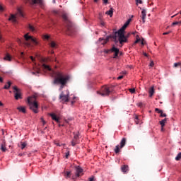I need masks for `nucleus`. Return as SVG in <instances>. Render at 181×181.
<instances>
[{"label": "nucleus", "mask_w": 181, "mask_h": 181, "mask_svg": "<svg viewBox=\"0 0 181 181\" xmlns=\"http://www.w3.org/2000/svg\"><path fill=\"white\" fill-rule=\"evenodd\" d=\"M135 123L137 124H139V119H135Z\"/></svg>", "instance_id": "4d7b16f0"}, {"label": "nucleus", "mask_w": 181, "mask_h": 181, "mask_svg": "<svg viewBox=\"0 0 181 181\" xmlns=\"http://www.w3.org/2000/svg\"><path fill=\"white\" fill-rule=\"evenodd\" d=\"M49 117H52V119H53L56 122H57V123L60 122V119L59 117H57V116H56L55 114L49 113Z\"/></svg>", "instance_id": "4468645a"}, {"label": "nucleus", "mask_w": 181, "mask_h": 181, "mask_svg": "<svg viewBox=\"0 0 181 181\" xmlns=\"http://www.w3.org/2000/svg\"><path fill=\"white\" fill-rule=\"evenodd\" d=\"M122 78H124V76L122 75L117 77V80H122Z\"/></svg>", "instance_id": "79ce46f5"}, {"label": "nucleus", "mask_w": 181, "mask_h": 181, "mask_svg": "<svg viewBox=\"0 0 181 181\" xmlns=\"http://www.w3.org/2000/svg\"><path fill=\"white\" fill-rule=\"evenodd\" d=\"M0 107H4V103H2V102L0 101Z\"/></svg>", "instance_id": "680f3d73"}, {"label": "nucleus", "mask_w": 181, "mask_h": 181, "mask_svg": "<svg viewBox=\"0 0 181 181\" xmlns=\"http://www.w3.org/2000/svg\"><path fill=\"white\" fill-rule=\"evenodd\" d=\"M64 176H65L66 179L70 177L71 176V172H70V171L65 172Z\"/></svg>", "instance_id": "bb28decb"}, {"label": "nucleus", "mask_w": 181, "mask_h": 181, "mask_svg": "<svg viewBox=\"0 0 181 181\" xmlns=\"http://www.w3.org/2000/svg\"><path fill=\"white\" fill-rule=\"evenodd\" d=\"M136 5H138V4H142V0H136Z\"/></svg>", "instance_id": "a19ab883"}, {"label": "nucleus", "mask_w": 181, "mask_h": 181, "mask_svg": "<svg viewBox=\"0 0 181 181\" xmlns=\"http://www.w3.org/2000/svg\"><path fill=\"white\" fill-rule=\"evenodd\" d=\"M106 15H109L110 18H112V15H114V8H110V9L105 12Z\"/></svg>", "instance_id": "aec40b11"}, {"label": "nucleus", "mask_w": 181, "mask_h": 181, "mask_svg": "<svg viewBox=\"0 0 181 181\" xmlns=\"http://www.w3.org/2000/svg\"><path fill=\"white\" fill-rule=\"evenodd\" d=\"M41 69L44 71H52V68L49 65H47L46 64H43L41 66Z\"/></svg>", "instance_id": "ddd939ff"}, {"label": "nucleus", "mask_w": 181, "mask_h": 181, "mask_svg": "<svg viewBox=\"0 0 181 181\" xmlns=\"http://www.w3.org/2000/svg\"><path fill=\"white\" fill-rule=\"evenodd\" d=\"M172 25H173V26H175L176 25H180V21H175V22H173Z\"/></svg>", "instance_id": "72a5a7b5"}, {"label": "nucleus", "mask_w": 181, "mask_h": 181, "mask_svg": "<svg viewBox=\"0 0 181 181\" xmlns=\"http://www.w3.org/2000/svg\"><path fill=\"white\" fill-rule=\"evenodd\" d=\"M28 103L30 107V110H32L35 114H37V112H39L37 110L39 108V105L37 104V102H36V97H29L28 98Z\"/></svg>", "instance_id": "7ed1b4c3"}, {"label": "nucleus", "mask_w": 181, "mask_h": 181, "mask_svg": "<svg viewBox=\"0 0 181 181\" xmlns=\"http://www.w3.org/2000/svg\"><path fill=\"white\" fill-rule=\"evenodd\" d=\"M15 100H22V90L18 86L13 87Z\"/></svg>", "instance_id": "6e6552de"}, {"label": "nucleus", "mask_w": 181, "mask_h": 181, "mask_svg": "<svg viewBox=\"0 0 181 181\" xmlns=\"http://www.w3.org/2000/svg\"><path fill=\"white\" fill-rule=\"evenodd\" d=\"M129 35H131V34H130V33H128L127 35H124V36L127 37V42H128V37H129Z\"/></svg>", "instance_id": "864d4df0"}, {"label": "nucleus", "mask_w": 181, "mask_h": 181, "mask_svg": "<svg viewBox=\"0 0 181 181\" xmlns=\"http://www.w3.org/2000/svg\"><path fill=\"white\" fill-rule=\"evenodd\" d=\"M139 107H142V103H139Z\"/></svg>", "instance_id": "69168bd1"}, {"label": "nucleus", "mask_w": 181, "mask_h": 181, "mask_svg": "<svg viewBox=\"0 0 181 181\" xmlns=\"http://www.w3.org/2000/svg\"><path fill=\"white\" fill-rule=\"evenodd\" d=\"M0 149L2 151V152H6V145L5 144L4 141H2L1 144Z\"/></svg>", "instance_id": "6ab92c4d"}, {"label": "nucleus", "mask_w": 181, "mask_h": 181, "mask_svg": "<svg viewBox=\"0 0 181 181\" xmlns=\"http://www.w3.org/2000/svg\"><path fill=\"white\" fill-rule=\"evenodd\" d=\"M52 77H54L53 84L59 86V90L64 88V87H67V84H69V82L71 78L70 75L64 74L60 71H52Z\"/></svg>", "instance_id": "f257e3e1"}, {"label": "nucleus", "mask_w": 181, "mask_h": 181, "mask_svg": "<svg viewBox=\"0 0 181 181\" xmlns=\"http://www.w3.org/2000/svg\"><path fill=\"white\" fill-rule=\"evenodd\" d=\"M0 42H4V38H2V35H0Z\"/></svg>", "instance_id": "49530a36"}, {"label": "nucleus", "mask_w": 181, "mask_h": 181, "mask_svg": "<svg viewBox=\"0 0 181 181\" xmlns=\"http://www.w3.org/2000/svg\"><path fill=\"white\" fill-rule=\"evenodd\" d=\"M181 159V152L179 153L177 156L175 157V160H180Z\"/></svg>", "instance_id": "c756f323"}, {"label": "nucleus", "mask_w": 181, "mask_h": 181, "mask_svg": "<svg viewBox=\"0 0 181 181\" xmlns=\"http://www.w3.org/2000/svg\"><path fill=\"white\" fill-rule=\"evenodd\" d=\"M28 29L30 32H35V30H36L35 26L32 25V24L28 25Z\"/></svg>", "instance_id": "a878e982"}, {"label": "nucleus", "mask_w": 181, "mask_h": 181, "mask_svg": "<svg viewBox=\"0 0 181 181\" xmlns=\"http://www.w3.org/2000/svg\"><path fill=\"white\" fill-rule=\"evenodd\" d=\"M160 117H161L162 118H163V117H167L166 113H163V112H161Z\"/></svg>", "instance_id": "f704fd0d"}, {"label": "nucleus", "mask_w": 181, "mask_h": 181, "mask_svg": "<svg viewBox=\"0 0 181 181\" xmlns=\"http://www.w3.org/2000/svg\"><path fill=\"white\" fill-rule=\"evenodd\" d=\"M112 93V88L107 86H103L100 88V90L97 91V94H99L102 97H108L110 94Z\"/></svg>", "instance_id": "20e7f679"}, {"label": "nucleus", "mask_w": 181, "mask_h": 181, "mask_svg": "<svg viewBox=\"0 0 181 181\" xmlns=\"http://www.w3.org/2000/svg\"><path fill=\"white\" fill-rule=\"evenodd\" d=\"M139 42H141V39H137L134 43H139Z\"/></svg>", "instance_id": "6e6d98bb"}, {"label": "nucleus", "mask_w": 181, "mask_h": 181, "mask_svg": "<svg viewBox=\"0 0 181 181\" xmlns=\"http://www.w3.org/2000/svg\"><path fill=\"white\" fill-rule=\"evenodd\" d=\"M25 4H30V5H35L38 4L39 5H42L43 0H24Z\"/></svg>", "instance_id": "9d476101"}, {"label": "nucleus", "mask_w": 181, "mask_h": 181, "mask_svg": "<svg viewBox=\"0 0 181 181\" xmlns=\"http://www.w3.org/2000/svg\"><path fill=\"white\" fill-rule=\"evenodd\" d=\"M4 60H7L8 62H11L12 60V57H11V54L9 53H7L6 56L4 57Z\"/></svg>", "instance_id": "5701e85b"}, {"label": "nucleus", "mask_w": 181, "mask_h": 181, "mask_svg": "<svg viewBox=\"0 0 181 181\" xmlns=\"http://www.w3.org/2000/svg\"><path fill=\"white\" fill-rule=\"evenodd\" d=\"M0 83H4V78L2 77H0Z\"/></svg>", "instance_id": "13d9d810"}, {"label": "nucleus", "mask_w": 181, "mask_h": 181, "mask_svg": "<svg viewBox=\"0 0 181 181\" xmlns=\"http://www.w3.org/2000/svg\"><path fill=\"white\" fill-rule=\"evenodd\" d=\"M24 39H25V41H23V43L25 45V46H28V47L30 46H32V43L35 45V46H37V45H38V43H39V42H37L36 39H35V38H33V37L29 35V33H27L24 35Z\"/></svg>", "instance_id": "39448f33"}, {"label": "nucleus", "mask_w": 181, "mask_h": 181, "mask_svg": "<svg viewBox=\"0 0 181 181\" xmlns=\"http://www.w3.org/2000/svg\"><path fill=\"white\" fill-rule=\"evenodd\" d=\"M17 110H18V111H20V112H23V114L26 113V109L25 108V107L20 106V107H17Z\"/></svg>", "instance_id": "412c9836"}, {"label": "nucleus", "mask_w": 181, "mask_h": 181, "mask_svg": "<svg viewBox=\"0 0 181 181\" xmlns=\"http://www.w3.org/2000/svg\"><path fill=\"white\" fill-rule=\"evenodd\" d=\"M33 74H39V71H37V72H33Z\"/></svg>", "instance_id": "e2e57ef3"}, {"label": "nucleus", "mask_w": 181, "mask_h": 181, "mask_svg": "<svg viewBox=\"0 0 181 181\" xmlns=\"http://www.w3.org/2000/svg\"><path fill=\"white\" fill-rule=\"evenodd\" d=\"M62 19L64 20L68 32H69V33H73V23H71V21H70L67 13L62 14Z\"/></svg>", "instance_id": "423d86ee"}, {"label": "nucleus", "mask_w": 181, "mask_h": 181, "mask_svg": "<svg viewBox=\"0 0 181 181\" xmlns=\"http://www.w3.org/2000/svg\"><path fill=\"white\" fill-rule=\"evenodd\" d=\"M4 10H5V8L3 7L2 5L0 4V11L4 12Z\"/></svg>", "instance_id": "58836bf2"}, {"label": "nucleus", "mask_w": 181, "mask_h": 181, "mask_svg": "<svg viewBox=\"0 0 181 181\" xmlns=\"http://www.w3.org/2000/svg\"><path fill=\"white\" fill-rule=\"evenodd\" d=\"M18 16L20 18H24L25 15L23 14V11H22L21 8H18L16 16L11 14L8 18V21H11L13 23H16V20L18 19Z\"/></svg>", "instance_id": "0eeeda50"}, {"label": "nucleus", "mask_w": 181, "mask_h": 181, "mask_svg": "<svg viewBox=\"0 0 181 181\" xmlns=\"http://www.w3.org/2000/svg\"><path fill=\"white\" fill-rule=\"evenodd\" d=\"M110 52H111V49H107L105 51V53H110Z\"/></svg>", "instance_id": "5fc2aeb1"}, {"label": "nucleus", "mask_w": 181, "mask_h": 181, "mask_svg": "<svg viewBox=\"0 0 181 181\" xmlns=\"http://www.w3.org/2000/svg\"><path fill=\"white\" fill-rule=\"evenodd\" d=\"M172 31H168V32H166V33H163V35H169V33H171Z\"/></svg>", "instance_id": "de8ad7c7"}, {"label": "nucleus", "mask_w": 181, "mask_h": 181, "mask_svg": "<svg viewBox=\"0 0 181 181\" xmlns=\"http://www.w3.org/2000/svg\"><path fill=\"white\" fill-rule=\"evenodd\" d=\"M27 145L28 144L25 142L21 143V149H25V148H26Z\"/></svg>", "instance_id": "7c9ffc66"}, {"label": "nucleus", "mask_w": 181, "mask_h": 181, "mask_svg": "<svg viewBox=\"0 0 181 181\" xmlns=\"http://www.w3.org/2000/svg\"><path fill=\"white\" fill-rule=\"evenodd\" d=\"M122 172L127 173L129 170V167L128 165H124L121 167Z\"/></svg>", "instance_id": "a211bd4d"}, {"label": "nucleus", "mask_w": 181, "mask_h": 181, "mask_svg": "<svg viewBox=\"0 0 181 181\" xmlns=\"http://www.w3.org/2000/svg\"><path fill=\"white\" fill-rule=\"evenodd\" d=\"M44 38L46 39L47 40H49L50 39V36H49L48 35H44Z\"/></svg>", "instance_id": "4c0bfd02"}, {"label": "nucleus", "mask_w": 181, "mask_h": 181, "mask_svg": "<svg viewBox=\"0 0 181 181\" xmlns=\"http://www.w3.org/2000/svg\"><path fill=\"white\" fill-rule=\"evenodd\" d=\"M127 144V139L126 138H122L121 141H120V149H122L124 146Z\"/></svg>", "instance_id": "f3484780"}, {"label": "nucleus", "mask_w": 181, "mask_h": 181, "mask_svg": "<svg viewBox=\"0 0 181 181\" xmlns=\"http://www.w3.org/2000/svg\"><path fill=\"white\" fill-rule=\"evenodd\" d=\"M180 65H181L180 62L175 63L174 64V67H179V66H180Z\"/></svg>", "instance_id": "c9c22d12"}, {"label": "nucleus", "mask_w": 181, "mask_h": 181, "mask_svg": "<svg viewBox=\"0 0 181 181\" xmlns=\"http://www.w3.org/2000/svg\"><path fill=\"white\" fill-rule=\"evenodd\" d=\"M155 111H156V112H158V114H162V112H163V110H160V109H159V108H156L155 109Z\"/></svg>", "instance_id": "2f4dec72"}, {"label": "nucleus", "mask_w": 181, "mask_h": 181, "mask_svg": "<svg viewBox=\"0 0 181 181\" xmlns=\"http://www.w3.org/2000/svg\"><path fill=\"white\" fill-rule=\"evenodd\" d=\"M11 86H12V82L8 81L7 84H6L4 87V90H9V88H11Z\"/></svg>", "instance_id": "4be33fe9"}, {"label": "nucleus", "mask_w": 181, "mask_h": 181, "mask_svg": "<svg viewBox=\"0 0 181 181\" xmlns=\"http://www.w3.org/2000/svg\"><path fill=\"white\" fill-rule=\"evenodd\" d=\"M111 37H112V36L110 35L106 37L105 40L104 38H99V42H102V45H106V43H108V42H110V39H111Z\"/></svg>", "instance_id": "f8f14e48"}, {"label": "nucleus", "mask_w": 181, "mask_h": 181, "mask_svg": "<svg viewBox=\"0 0 181 181\" xmlns=\"http://www.w3.org/2000/svg\"><path fill=\"white\" fill-rule=\"evenodd\" d=\"M114 151L115 153H119V145L115 146Z\"/></svg>", "instance_id": "c85d7f7f"}, {"label": "nucleus", "mask_w": 181, "mask_h": 181, "mask_svg": "<svg viewBox=\"0 0 181 181\" xmlns=\"http://www.w3.org/2000/svg\"><path fill=\"white\" fill-rule=\"evenodd\" d=\"M144 56H145L146 57H148V54H146V52H144Z\"/></svg>", "instance_id": "bf43d9fd"}, {"label": "nucleus", "mask_w": 181, "mask_h": 181, "mask_svg": "<svg viewBox=\"0 0 181 181\" xmlns=\"http://www.w3.org/2000/svg\"><path fill=\"white\" fill-rule=\"evenodd\" d=\"M18 43H19V45H22L23 42L21 41V39H18L17 40Z\"/></svg>", "instance_id": "c03bdc74"}, {"label": "nucleus", "mask_w": 181, "mask_h": 181, "mask_svg": "<svg viewBox=\"0 0 181 181\" xmlns=\"http://www.w3.org/2000/svg\"><path fill=\"white\" fill-rule=\"evenodd\" d=\"M74 139H76V141H78V134H75Z\"/></svg>", "instance_id": "ea45409f"}, {"label": "nucleus", "mask_w": 181, "mask_h": 181, "mask_svg": "<svg viewBox=\"0 0 181 181\" xmlns=\"http://www.w3.org/2000/svg\"><path fill=\"white\" fill-rule=\"evenodd\" d=\"M141 19L143 23H145V19H146V10L143 9L141 11Z\"/></svg>", "instance_id": "dca6fc26"}, {"label": "nucleus", "mask_w": 181, "mask_h": 181, "mask_svg": "<svg viewBox=\"0 0 181 181\" xmlns=\"http://www.w3.org/2000/svg\"><path fill=\"white\" fill-rule=\"evenodd\" d=\"M141 45L144 46L145 45V42L142 41Z\"/></svg>", "instance_id": "338daca9"}, {"label": "nucleus", "mask_w": 181, "mask_h": 181, "mask_svg": "<svg viewBox=\"0 0 181 181\" xmlns=\"http://www.w3.org/2000/svg\"><path fill=\"white\" fill-rule=\"evenodd\" d=\"M83 173V168L80 167H77L76 169V177H80V174Z\"/></svg>", "instance_id": "2eb2a0df"}, {"label": "nucleus", "mask_w": 181, "mask_h": 181, "mask_svg": "<svg viewBox=\"0 0 181 181\" xmlns=\"http://www.w3.org/2000/svg\"><path fill=\"white\" fill-rule=\"evenodd\" d=\"M103 4H108V0H103Z\"/></svg>", "instance_id": "603ef678"}, {"label": "nucleus", "mask_w": 181, "mask_h": 181, "mask_svg": "<svg viewBox=\"0 0 181 181\" xmlns=\"http://www.w3.org/2000/svg\"><path fill=\"white\" fill-rule=\"evenodd\" d=\"M135 119H139V117H138V116L136 115Z\"/></svg>", "instance_id": "774afa93"}, {"label": "nucleus", "mask_w": 181, "mask_h": 181, "mask_svg": "<svg viewBox=\"0 0 181 181\" xmlns=\"http://www.w3.org/2000/svg\"><path fill=\"white\" fill-rule=\"evenodd\" d=\"M110 52L112 53H115L113 56V59H117L118 54H119V49L115 47V46H113L112 49H110Z\"/></svg>", "instance_id": "9b49d317"}, {"label": "nucleus", "mask_w": 181, "mask_h": 181, "mask_svg": "<svg viewBox=\"0 0 181 181\" xmlns=\"http://www.w3.org/2000/svg\"><path fill=\"white\" fill-rule=\"evenodd\" d=\"M94 176H92L91 177L89 178V181H94Z\"/></svg>", "instance_id": "a18cd8bd"}, {"label": "nucleus", "mask_w": 181, "mask_h": 181, "mask_svg": "<svg viewBox=\"0 0 181 181\" xmlns=\"http://www.w3.org/2000/svg\"><path fill=\"white\" fill-rule=\"evenodd\" d=\"M69 155H70V153L68 151L66 153L65 158L67 159L69 158Z\"/></svg>", "instance_id": "37998d69"}, {"label": "nucleus", "mask_w": 181, "mask_h": 181, "mask_svg": "<svg viewBox=\"0 0 181 181\" xmlns=\"http://www.w3.org/2000/svg\"><path fill=\"white\" fill-rule=\"evenodd\" d=\"M149 93V97H152L155 93V90L153 89V87H151L148 91Z\"/></svg>", "instance_id": "393cba45"}, {"label": "nucleus", "mask_w": 181, "mask_h": 181, "mask_svg": "<svg viewBox=\"0 0 181 181\" xmlns=\"http://www.w3.org/2000/svg\"><path fill=\"white\" fill-rule=\"evenodd\" d=\"M30 59H31L32 62H35V58H33V57H30Z\"/></svg>", "instance_id": "052dcab7"}, {"label": "nucleus", "mask_w": 181, "mask_h": 181, "mask_svg": "<svg viewBox=\"0 0 181 181\" xmlns=\"http://www.w3.org/2000/svg\"><path fill=\"white\" fill-rule=\"evenodd\" d=\"M77 144H78V140H76V139H74L71 141V145L72 146H76V145H77Z\"/></svg>", "instance_id": "cd10ccee"}, {"label": "nucleus", "mask_w": 181, "mask_h": 181, "mask_svg": "<svg viewBox=\"0 0 181 181\" xmlns=\"http://www.w3.org/2000/svg\"><path fill=\"white\" fill-rule=\"evenodd\" d=\"M101 25H102V26H104V25H105V23L101 22Z\"/></svg>", "instance_id": "0e129e2a"}, {"label": "nucleus", "mask_w": 181, "mask_h": 181, "mask_svg": "<svg viewBox=\"0 0 181 181\" xmlns=\"http://www.w3.org/2000/svg\"><path fill=\"white\" fill-rule=\"evenodd\" d=\"M70 97V92L69 90H66V94L64 92H62L59 95V100H62L64 103H69Z\"/></svg>", "instance_id": "1a4fd4ad"}, {"label": "nucleus", "mask_w": 181, "mask_h": 181, "mask_svg": "<svg viewBox=\"0 0 181 181\" xmlns=\"http://www.w3.org/2000/svg\"><path fill=\"white\" fill-rule=\"evenodd\" d=\"M50 46L51 47H56L57 46L56 42H54V41H52L50 43Z\"/></svg>", "instance_id": "473e14b6"}, {"label": "nucleus", "mask_w": 181, "mask_h": 181, "mask_svg": "<svg viewBox=\"0 0 181 181\" xmlns=\"http://www.w3.org/2000/svg\"><path fill=\"white\" fill-rule=\"evenodd\" d=\"M53 12H54V15H59L58 11H54Z\"/></svg>", "instance_id": "8fccbe9b"}, {"label": "nucleus", "mask_w": 181, "mask_h": 181, "mask_svg": "<svg viewBox=\"0 0 181 181\" xmlns=\"http://www.w3.org/2000/svg\"><path fill=\"white\" fill-rule=\"evenodd\" d=\"M129 91L132 94H134V93H135V88H130V89H129Z\"/></svg>", "instance_id": "e433bc0d"}, {"label": "nucleus", "mask_w": 181, "mask_h": 181, "mask_svg": "<svg viewBox=\"0 0 181 181\" xmlns=\"http://www.w3.org/2000/svg\"><path fill=\"white\" fill-rule=\"evenodd\" d=\"M154 63L153 61H151V62L150 63V66L151 67H153Z\"/></svg>", "instance_id": "09e8293b"}, {"label": "nucleus", "mask_w": 181, "mask_h": 181, "mask_svg": "<svg viewBox=\"0 0 181 181\" xmlns=\"http://www.w3.org/2000/svg\"><path fill=\"white\" fill-rule=\"evenodd\" d=\"M166 121H168V119L165 118L159 122V124L161 125V128H163V127H165V124H166Z\"/></svg>", "instance_id": "b1692460"}, {"label": "nucleus", "mask_w": 181, "mask_h": 181, "mask_svg": "<svg viewBox=\"0 0 181 181\" xmlns=\"http://www.w3.org/2000/svg\"><path fill=\"white\" fill-rule=\"evenodd\" d=\"M132 19L129 18L127 22H126L124 25L117 32L115 33V35L112 37L116 40L117 36L118 37V40L121 44V47L124 45V43H127V36H125V30L128 28V25L131 23Z\"/></svg>", "instance_id": "f03ea898"}, {"label": "nucleus", "mask_w": 181, "mask_h": 181, "mask_svg": "<svg viewBox=\"0 0 181 181\" xmlns=\"http://www.w3.org/2000/svg\"><path fill=\"white\" fill-rule=\"evenodd\" d=\"M43 125L46 124V121L43 119V118H41Z\"/></svg>", "instance_id": "3c124183"}]
</instances>
